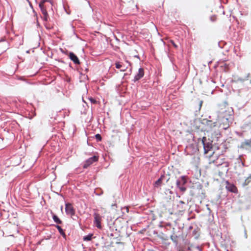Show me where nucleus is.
I'll return each mask as SVG.
<instances>
[{
  "label": "nucleus",
  "instance_id": "nucleus-9",
  "mask_svg": "<svg viewBox=\"0 0 251 251\" xmlns=\"http://www.w3.org/2000/svg\"><path fill=\"white\" fill-rule=\"evenodd\" d=\"M165 176L164 175H161L160 177L158 178L153 184V186L155 188H160L163 184V181L165 179Z\"/></svg>",
  "mask_w": 251,
  "mask_h": 251
},
{
  "label": "nucleus",
  "instance_id": "nucleus-16",
  "mask_svg": "<svg viewBox=\"0 0 251 251\" xmlns=\"http://www.w3.org/2000/svg\"><path fill=\"white\" fill-rule=\"evenodd\" d=\"M52 219L54 222L57 224H61L62 223L61 220L55 214H53Z\"/></svg>",
  "mask_w": 251,
  "mask_h": 251
},
{
  "label": "nucleus",
  "instance_id": "nucleus-23",
  "mask_svg": "<svg viewBox=\"0 0 251 251\" xmlns=\"http://www.w3.org/2000/svg\"><path fill=\"white\" fill-rule=\"evenodd\" d=\"M208 122H209V123H208L207 124L208 125H210V126L211 127H212V126H215L216 125V122H213L212 123L211 121H209Z\"/></svg>",
  "mask_w": 251,
  "mask_h": 251
},
{
  "label": "nucleus",
  "instance_id": "nucleus-37",
  "mask_svg": "<svg viewBox=\"0 0 251 251\" xmlns=\"http://www.w3.org/2000/svg\"><path fill=\"white\" fill-rule=\"evenodd\" d=\"M88 69H87V68L85 69V71H86V72H87V71H88Z\"/></svg>",
  "mask_w": 251,
  "mask_h": 251
},
{
  "label": "nucleus",
  "instance_id": "nucleus-22",
  "mask_svg": "<svg viewBox=\"0 0 251 251\" xmlns=\"http://www.w3.org/2000/svg\"><path fill=\"white\" fill-rule=\"evenodd\" d=\"M89 100L92 103H96L97 102V100L92 97L89 98Z\"/></svg>",
  "mask_w": 251,
  "mask_h": 251
},
{
  "label": "nucleus",
  "instance_id": "nucleus-14",
  "mask_svg": "<svg viewBox=\"0 0 251 251\" xmlns=\"http://www.w3.org/2000/svg\"><path fill=\"white\" fill-rule=\"evenodd\" d=\"M247 136L251 135V125H247L245 126V130L244 131ZM248 143L251 144V138L248 140Z\"/></svg>",
  "mask_w": 251,
  "mask_h": 251
},
{
  "label": "nucleus",
  "instance_id": "nucleus-18",
  "mask_svg": "<svg viewBox=\"0 0 251 251\" xmlns=\"http://www.w3.org/2000/svg\"><path fill=\"white\" fill-rule=\"evenodd\" d=\"M251 181V175H250L244 181L243 183V185L246 186L249 184V183Z\"/></svg>",
  "mask_w": 251,
  "mask_h": 251
},
{
  "label": "nucleus",
  "instance_id": "nucleus-32",
  "mask_svg": "<svg viewBox=\"0 0 251 251\" xmlns=\"http://www.w3.org/2000/svg\"><path fill=\"white\" fill-rule=\"evenodd\" d=\"M202 103V100L200 101V107L201 106Z\"/></svg>",
  "mask_w": 251,
  "mask_h": 251
},
{
  "label": "nucleus",
  "instance_id": "nucleus-31",
  "mask_svg": "<svg viewBox=\"0 0 251 251\" xmlns=\"http://www.w3.org/2000/svg\"><path fill=\"white\" fill-rule=\"evenodd\" d=\"M124 209H126V212H128V207H127L124 208Z\"/></svg>",
  "mask_w": 251,
  "mask_h": 251
},
{
  "label": "nucleus",
  "instance_id": "nucleus-11",
  "mask_svg": "<svg viewBox=\"0 0 251 251\" xmlns=\"http://www.w3.org/2000/svg\"><path fill=\"white\" fill-rule=\"evenodd\" d=\"M144 75V69L142 68H140L138 70V73L136 75H135L133 81L134 82H136V81L141 79L142 77H143Z\"/></svg>",
  "mask_w": 251,
  "mask_h": 251
},
{
  "label": "nucleus",
  "instance_id": "nucleus-19",
  "mask_svg": "<svg viewBox=\"0 0 251 251\" xmlns=\"http://www.w3.org/2000/svg\"><path fill=\"white\" fill-rule=\"evenodd\" d=\"M93 235L92 234H89L86 236L83 237V240L89 241L92 239V237Z\"/></svg>",
  "mask_w": 251,
  "mask_h": 251
},
{
  "label": "nucleus",
  "instance_id": "nucleus-30",
  "mask_svg": "<svg viewBox=\"0 0 251 251\" xmlns=\"http://www.w3.org/2000/svg\"><path fill=\"white\" fill-rule=\"evenodd\" d=\"M196 232H197L196 229H195V230L193 231V234H194V235H196Z\"/></svg>",
  "mask_w": 251,
  "mask_h": 251
},
{
  "label": "nucleus",
  "instance_id": "nucleus-17",
  "mask_svg": "<svg viewBox=\"0 0 251 251\" xmlns=\"http://www.w3.org/2000/svg\"><path fill=\"white\" fill-rule=\"evenodd\" d=\"M177 237V236L175 235L174 232L171 236V239L176 245L178 244Z\"/></svg>",
  "mask_w": 251,
  "mask_h": 251
},
{
  "label": "nucleus",
  "instance_id": "nucleus-15",
  "mask_svg": "<svg viewBox=\"0 0 251 251\" xmlns=\"http://www.w3.org/2000/svg\"><path fill=\"white\" fill-rule=\"evenodd\" d=\"M55 227L57 228L59 233L63 237V238H66V234L61 227L58 225L55 226Z\"/></svg>",
  "mask_w": 251,
  "mask_h": 251
},
{
  "label": "nucleus",
  "instance_id": "nucleus-34",
  "mask_svg": "<svg viewBox=\"0 0 251 251\" xmlns=\"http://www.w3.org/2000/svg\"><path fill=\"white\" fill-rule=\"evenodd\" d=\"M178 251H184L183 249H179Z\"/></svg>",
  "mask_w": 251,
  "mask_h": 251
},
{
  "label": "nucleus",
  "instance_id": "nucleus-13",
  "mask_svg": "<svg viewBox=\"0 0 251 251\" xmlns=\"http://www.w3.org/2000/svg\"><path fill=\"white\" fill-rule=\"evenodd\" d=\"M39 7L43 16H46L48 12L46 10V5L44 4V1H41L39 3Z\"/></svg>",
  "mask_w": 251,
  "mask_h": 251
},
{
  "label": "nucleus",
  "instance_id": "nucleus-5",
  "mask_svg": "<svg viewBox=\"0 0 251 251\" xmlns=\"http://www.w3.org/2000/svg\"><path fill=\"white\" fill-rule=\"evenodd\" d=\"M202 143L203 146L204 153H207L212 148V143L210 141L207 142L206 137H203Z\"/></svg>",
  "mask_w": 251,
  "mask_h": 251
},
{
  "label": "nucleus",
  "instance_id": "nucleus-27",
  "mask_svg": "<svg viewBox=\"0 0 251 251\" xmlns=\"http://www.w3.org/2000/svg\"><path fill=\"white\" fill-rule=\"evenodd\" d=\"M48 17H49L48 14H47V15L46 16H43L44 20L47 21L48 20Z\"/></svg>",
  "mask_w": 251,
  "mask_h": 251
},
{
  "label": "nucleus",
  "instance_id": "nucleus-1",
  "mask_svg": "<svg viewBox=\"0 0 251 251\" xmlns=\"http://www.w3.org/2000/svg\"><path fill=\"white\" fill-rule=\"evenodd\" d=\"M187 182V180L186 176H183L179 177L176 181V188L178 189L180 192L182 193L184 192L186 190L185 185Z\"/></svg>",
  "mask_w": 251,
  "mask_h": 251
},
{
  "label": "nucleus",
  "instance_id": "nucleus-35",
  "mask_svg": "<svg viewBox=\"0 0 251 251\" xmlns=\"http://www.w3.org/2000/svg\"><path fill=\"white\" fill-rule=\"evenodd\" d=\"M188 250L190 251L191 250V248L190 247H188Z\"/></svg>",
  "mask_w": 251,
  "mask_h": 251
},
{
  "label": "nucleus",
  "instance_id": "nucleus-7",
  "mask_svg": "<svg viewBox=\"0 0 251 251\" xmlns=\"http://www.w3.org/2000/svg\"><path fill=\"white\" fill-rule=\"evenodd\" d=\"M213 162L215 165L217 166L222 165H225L226 167L228 166V164L225 161V159H223L220 157H218L216 160H213Z\"/></svg>",
  "mask_w": 251,
  "mask_h": 251
},
{
  "label": "nucleus",
  "instance_id": "nucleus-28",
  "mask_svg": "<svg viewBox=\"0 0 251 251\" xmlns=\"http://www.w3.org/2000/svg\"><path fill=\"white\" fill-rule=\"evenodd\" d=\"M41 1H44V4H45L46 1H49L50 3V0H42Z\"/></svg>",
  "mask_w": 251,
  "mask_h": 251
},
{
  "label": "nucleus",
  "instance_id": "nucleus-3",
  "mask_svg": "<svg viewBox=\"0 0 251 251\" xmlns=\"http://www.w3.org/2000/svg\"><path fill=\"white\" fill-rule=\"evenodd\" d=\"M99 159V157L96 155H94L92 157L89 158L86 161L83 162V168H87L89 166L92 164L93 163L97 162Z\"/></svg>",
  "mask_w": 251,
  "mask_h": 251
},
{
  "label": "nucleus",
  "instance_id": "nucleus-29",
  "mask_svg": "<svg viewBox=\"0 0 251 251\" xmlns=\"http://www.w3.org/2000/svg\"><path fill=\"white\" fill-rule=\"evenodd\" d=\"M206 206H207V209L209 211V213H210L211 212V210H210V208H209L208 207V205H207Z\"/></svg>",
  "mask_w": 251,
  "mask_h": 251
},
{
  "label": "nucleus",
  "instance_id": "nucleus-6",
  "mask_svg": "<svg viewBox=\"0 0 251 251\" xmlns=\"http://www.w3.org/2000/svg\"><path fill=\"white\" fill-rule=\"evenodd\" d=\"M226 190L230 192L234 193H237L238 190L236 186L233 183L229 182L228 181L226 182Z\"/></svg>",
  "mask_w": 251,
  "mask_h": 251
},
{
  "label": "nucleus",
  "instance_id": "nucleus-10",
  "mask_svg": "<svg viewBox=\"0 0 251 251\" xmlns=\"http://www.w3.org/2000/svg\"><path fill=\"white\" fill-rule=\"evenodd\" d=\"M70 59L74 62L75 64H80V61L77 56L73 52H70L69 54Z\"/></svg>",
  "mask_w": 251,
  "mask_h": 251
},
{
  "label": "nucleus",
  "instance_id": "nucleus-24",
  "mask_svg": "<svg viewBox=\"0 0 251 251\" xmlns=\"http://www.w3.org/2000/svg\"><path fill=\"white\" fill-rule=\"evenodd\" d=\"M194 250H197L198 251H202V248L201 247L199 246L195 247L194 248Z\"/></svg>",
  "mask_w": 251,
  "mask_h": 251
},
{
  "label": "nucleus",
  "instance_id": "nucleus-26",
  "mask_svg": "<svg viewBox=\"0 0 251 251\" xmlns=\"http://www.w3.org/2000/svg\"><path fill=\"white\" fill-rule=\"evenodd\" d=\"M245 144L246 145H247V146H249L250 148H251V144H249V143H248V140H246V141H245Z\"/></svg>",
  "mask_w": 251,
  "mask_h": 251
},
{
  "label": "nucleus",
  "instance_id": "nucleus-36",
  "mask_svg": "<svg viewBox=\"0 0 251 251\" xmlns=\"http://www.w3.org/2000/svg\"><path fill=\"white\" fill-rule=\"evenodd\" d=\"M126 63L128 64V65H130L129 62H128V61H126Z\"/></svg>",
  "mask_w": 251,
  "mask_h": 251
},
{
  "label": "nucleus",
  "instance_id": "nucleus-12",
  "mask_svg": "<svg viewBox=\"0 0 251 251\" xmlns=\"http://www.w3.org/2000/svg\"><path fill=\"white\" fill-rule=\"evenodd\" d=\"M115 67L117 69H120L121 72L125 71L128 68L127 66H126L123 63L121 62H116Z\"/></svg>",
  "mask_w": 251,
  "mask_h": 251
},
{
  "label": "nucleus",
  "instance_id": "nucleus-8",
  "mask_svg": "<svg viewBox=\"0 0 251 251\" xmlns=\"http://www.w3.org/2000/svg\"><path fill=\"white\" fill-rule=\"evenodd\" d=\"M94 223L96 224V226L98 228H101L100 221H101V217L100 215L97 213H95L94 214Z\"/></svg>",
  "mask_w": 251,
  "mask_h": 251
},
{
  "label": "nucleus",
  "instance_id": "nucleus-33",
  "mask_svg": "<svg viewBox=\"0 0 251 251\" xmlns=\"http://www.w3.org/2000/svg\"><path fill=\"white\" fill-rule=\"evenodd\" d=\"M193 228V227L192 226H189V229H191Z\"/></svg>",
  "mask_w": 251,
  "mask_h": 251
},
{
  "label": "nucleus",
  "instance_id": "nucleus-4",
  "mask_svg": "<svg viewBox=\"0 0 251 251\" xmlns=\"http://www.w3.org/2000/svg\"><path fill=\"white\" fill-rule=\"evenodd\" d=\"M65 211L66 214L71 216L72 218L75 215V209L70 203L65 204Z\"/></svg>",
  "mask_w": 251,
  "mask_h": 251
},
{
  "label": "nucleus",
  "instance_id": "nucleus-21",
  "mask_svg": "<svg viewBox=\"0 0 251 251\" xmlns=\"http://www.w3.org/2000/svg\"><path fill=\"white\" fill-rule=\"evenodd\" d=\"M95 137L98 141H100L101 140V137L100 134H97L95 135Z\"/></svg>",
  "mask_w": 251,
  "mask_h": 251
},
{
  "label": "nucleus",
  "instance_id": "nucleus-25",
  "mask_svg": "<svg viewBox=\"0 0 251 251\" xmlns=\"http://www.w3.org/2000/svg\"><path fill=\"white\" fill-rule=\"evenodd\" d=\"M171 43H172V45H173V46L175 48H177V45H176L173 41L171 40Z\"/></svg>",
  "mask_w": 251,
  "mask_h": 251
},
{
  "label": "nucleus",
  "instance_id": "nucleus-20",
  "mask_svg": "<svg viewBox=\"0 0 251 251\" xmlns=\"http://www.w3.org/2000/svg\"><path fill=\"white\" fill-rule=\"evenodd\" d=\"M238 48H234V52L236 54L237 56H239L241 57L242 56V54L238 52Z\"/></svg>",
  "mask_w": 251,
  "mask_h": 251
},
{
  "label": "nucleus",
  "instance_id": "nucleus-2",
  "mask_svg": "<svg viewBox=\"0 0 251 251\" xmlns=\"http://www.w3.org/2000/svg\"><path fill=\"white\" fill-rule=\"evenodd\" d=\"M233 116L229 114L227 116H224L222 119L223 123L220 125L222 128L225 130L227 129L229 127V124L232 123Z\"/></svg>",
  "mask_w": 251,
  "mask_h": 251
}]
</instances>
